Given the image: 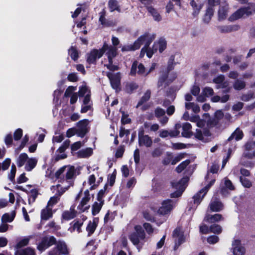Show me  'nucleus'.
I'll return each instance as SVG.
<instances>
[{
  "label": "nucleus",
  "mask_w": 255,
  "mask_h": 255,
  "mask_svg": "<svg viewBox=\"0 0 255 255\" xmlns=\"http://www.w3.org/2000/svg\"><path fill=\"white\" fill-rule=\"evenodd\" d=\"M29 242V239L28 238H24L22 239L21 241L18 242L16 246H15V249L16 250H18V249H20L24 246H26Z\"/></svg>",
  "instance_id": "53"
},
{
  "label": "nucleus",
  "mask_w": 255,
  "mask_h": 255,
  "mask_svg": "<svg viewBox=\"0 0 255 255\" xmlns=\"http://www.w3.org/2000/svg\"><path fill=\"white\" fill-rule=\"evenodd\" d=\"M219 240V237L215 235L211 236L207 239V242L210 244H216Z\"/></svg>",
  "instance_id": "61"
},
{
  "label": "nucleus",
  "mask_w": 255,
  "mask_h": 255,
  "mask_svg": "<svg viewBox=\"0 0 255 255\" xmlns=\"http://www.w3.org/2000/svg\"><path fill=\"white\" fill-rule=\"evenodd\" d=\"M172 160V153L167 152H166V156L163 159L162 164L167 165L171 162Z\"/></svg>",
  "instance_id": "56"
},
{
  "label": "nucleus",
  "mask_w": 255,
  "mask_h": 255,
  "mask_svg": "<svg viewBox=\"0 0 255 255\" xmlns=\"http://www.w3.org/2000/svg\"><path fill=\"white\" fill-rule=\"evenodd\" d=\"M210 233L214 234H220L222 231V227L217 224H213L210 227Z\"/></svg>",
  "instance_id": "50"
},
{
  "label": "nucleus",
  "mask_w": 255,
  "mask_h": 255,
  "mask_svg": "<svg viewBox=\"0 0 255 255\" xmlns=\"http://www.w3.org/2000/svg\"><path fill=\"white\" fill-rule=\"evenodd\" d=\"M167 73H163L160 75L157 83V86L158 88L161 87L162 86L165 87L166 86H167L169 84V83L171 82V81L169 82L168 80H167Z\"/></svg>",
  "instance_id": "31"
},
{
  "label": "nucleus",
  "mask_w": 255,
  "mask_h": 255,
  "mask_svg": "<svg viewBox=\"0 0 255 255\" xmlns=\"http://www.w3.org/2000/svg\"><path fill=\"white\" fill-rule=\"evenodd\" d=\"M223 220V218L222 215L219 214H215L213 215H211L208 213H206L204 218V221L209 223L219 222Z\"/></svg>",
  "instance_id": "23"
},
{
  "label": "nucleus",
  "mask_w": 255,
  "mask_h": 255,
  "mask_svg": "<svg viewBox=\"0 0 255 255\" xmlns=\"http://www.w3.org/2000/svg\"><path fill=\"white\" fill-rule=\"evenodd\" d=\"M163 153L162 149L159 147L155 148L152 152L151 155L153 157H158L160 156Z\"/></svg>",
  "instance_id": "59"
},
{
  "label": "nucleus",
  "mask_w": 255,
  "mask_h": 255,
  "mask_svg": "<svg viewBox=\"0 0 255 255\" xmlns=\"http://www.w3.org/2000/svg\"><path fill=\"white\" fill-rule=\"evenodd\" d=\"M108 4L111 11H113L115 10H119L118 3L116 0H110Z\"/></svg>",
  "instance_id": "51"
},
{
  "label": "nucleus",
  "mask_w": 255,
  "mask_h": 255,
  "mask_svg": "<svg viewBox=\"0 0 255 255\" xmlns=\"http://www.w3.org/2000/svg\"><path fill=\"white\" fill-rule=\"evenodd\" d=\"M173 208L172 201L166 200L163 202L162 206L158 209V213L161 215L168 214Z\"/></svg>",
  "instance_id": "20"
},
{
  "label": "nucleus",
  "mask_w": 255,
  "mask_h": 255,
  "mask_svg": "<svg viewBox=\"0 0 255 255\" xmlns=\"http://www.w3.org/2000/svg\"><path fill=\"white\" fill-rule=\"evenodd\" d=\"M15 255H35L34 251L30 248L23 250H16Z\"/></svg>",
  "instance_id": "37"
},
{
  "label": "nucleus",
  "mask_w": 255,
  "mask_h": 255,
  "mask_svg": "<svg viewBox=\"0 0 255 255\" xmlns=\"http://www.w3.org/2000/svg\"><path fill=\"white\" fill-rule=\"evenodd\" d=\"M57 178L63 179V181L74 178L76 176V170L74 166H64L55 173Z\"/></svg>",
  "instance_id": "3"
},
{
  "label": "nucleus",
  "mask_w": 255,
  "mask_h": 255,
  "mask_svg": "<svg viewBox=\"0 0 255 255\" xmlns=\"http://www.w3.org/2000/svg\"><path fill=\"white\" fill-rule=\"evenodd\" d=\"M99 21L104 26H110L114 24L112 21L107 20L106 18V10L104 9L99 13Z\"/></svg>",
  "instance_id": "27"
},
{
  "label": "nucleus",
  "mask_w": 255,
  "mask_h": 255,
  "mask_svg": "<svg viewBox=\"0 0 255 255\" xmlns=\"http://www.w3.org/2000/svg\"><path fill=\"white\" fill-rule=\"evenodd\" d=\"M240 180L242 185L246 188H250L252 186V182L248 179L241 176Z\"/></svg>",
  "instance_id": "52"
},
{
  "label": "nucleus",
  "mask_w": 255,
  "mask_h": 255,
  "mask_svg": "<svg viewBox=\"0 0 255 255\" xmlns=\"http://www.w3.org/2000/svg\"><path fill=\"white\" fill-rule=\"evenodd\" d=\"M223 208V204L217 198L213 199L209 205V208L213 212H219L222 210Z\"/></svg>",
  "instance_id": "21"
},
{
  "label": "nucleus",
  "mask_w": 255,
  "mask_h": 255,
  "mask_svg": "<svg viewBox=\"0 0 255 255\" xmlns=\"http://www.w3.org/2000/svg\"><path fill=\"white\" fill-rule=\"evenodd\" d=\"M108 45L104 44L103 47L99 50L93 49L87 54V61L90 64L95 63L97 59L100 58L105 52Z\"/></svg>",
  "instance_id": "6"
},
{
  "label": "nucleus",
  "mask_w": 255,
  "mask_h": 255,
  "mask_svg": "<svg viewBox=\"0 0 255 255\" xmlns=\"http://www.w3.org/2000/svg\"><path fill=\"white\" fill-rule=\"evenodd\" d=\"M83 224V221H82L74 220L71 223V226L69 228L68 231L72 233L76 230L79 233L81 232V227Z\"/></svg>",
  "instance_id": "26"
},
{
  "label": "nucleus",
  "mask_w": 255,
  "mask_h": 255,
  "mask_svg": "<svg viewBox=\"0 0 255 255\" xmlns=\"http://www.w3.org/2000/svg\"><path fill=\"white\" fill-rule=\"evenodd\" d=\"M75 90L76 88L73 86L68 87L65 92L64 96L66 97L71 96V95L73 94V91H74Z\"/></svg>",
  "instance_id": "62"
},
{
  "label": "nucleus",
  "mask_w": 255,
  "mask_h": 255,
  "mask_svg": "<svg viewBox=\"0 0 255 255\" xmlns=\"http://www.w3.org/2000/svg\"><path fill=\"white\" fill-rule=\"evenodd\" d=\"M52 208L48 206L43 209L41 213V220H47L52 217Z\"/></svg>",
  "instance_id": "29"
},
{
  "label": "nucleus",
  "mask_w": 255,
  "mask_h": 255,
  "mask_svg": "<svg viewBox=\"0 0 255 255\" xmlns=\"http://www.w3.org/2000/svg\"><path fill=\"white\" fill-rule=\"evenodd\" d=\"M37 162L36 159L34 158H31L28 159L26 163L25 169L27 171H31L36 166Z\"/></svg>",
  "instance_id": "32"
},
{
  "label": "nucleus",
  "mask_w": 255,
  "mask_h": 255,
  "mask_svg": "<svg viewBox=\"0 0 255 255\" xmlns=\"http://www.w3.org/2000/svg\"><path fill=\"white\" fill-rule=\"evenodd\" d=\"M56 244V246L48 252V255H68L69 254L67 245L64 241L56 242V239L53 237H44L37 246V249L43 251L50 246Z\"/></svg>",
  "instance_id": "1"
},
{
  "label": "nucleus",
  "mask_w": 255,
  "mask_h": 255,
  "mask_svg": "<svg viewBox=\"0 0 255 255\" xmlns=\"http://www.w3.org/2000/svg\"><path fill=\"white\" fill-rule=\"evenodd\" d=\"M185 107L187 110H192L195 113H197L200 111V107L199 106L194 103H186Z\"/></svg>",
  "instance_id": "42"
},
{
  "label": "nucleus",
  "mask_w": 255,
  "mask_h": 255,
  "mask_svg": "<svg viewBox=\"0 0 255 255\" xmlns=\"http://www.w3.org/2000/svg\"><path fill=\"white\" fill-rule=\"evenodd\" d=\"M255 11V4L249 3L247 6L243 7L233 13L229 17V20L233 21L242 17L248 16Z\"/></svg>",
  "instance_id": "2"
},
{
  "label": "nucleus",
  "mask_w": 255,
  "mask_h": 255,
  "mask_svg": "<svg viewBox=\"0 0 255 255\" xmlns=\"http://www.w3.org/2000/svg\"><path fill=\"white\" fill-rule=\"evenodd\" d=\"M190 163L189 159L186 160L181 162L176 168V171L178 173H181Z\"/></svg>",
  "instance_id": "47"
},
{
  "label": "nucleus",
  "mask_w": 255,
  "mask_h": 255,
  "mask_svg": "<svg viewBox=\"0 0 255 255\" xmlns=\"http://www.w3.org/2000/svg\"><path fill=\"white\" fill-rule=\"evenodd\" d=\"M99 222V220L97 218H95L91 221H89L87 227L86 231L88 232V236H91L95 232Z\"/></svg>",
  "instance_id": "22"
},
{
  "label": "nucleus",
  "mask_w": 255,
  "mask_h": 255,
  "mask_svg": "<svg viewBox=\"0 0 255 255\" xmlns=\"http://www.w3.org/2000/svg\"><path fill=\"white\" fill-rule=\"evenodd\" d=\"M138 88V85L134 83L128 84L126 86V90L128 93H131Z\"/></svg>",
  "instance_id": "60"
},
{
  "label": "nucleus",
  "mask_w": 255,
  "mask_h": 255,
  "mask_svg": "<svg viewBox=\"0 0 255 255\" xmlns=\"http://www.w3.org/2000/svg\"><path fill=\"white\" fill-rule=\"evenodd\" d=\"M173 237L175 239L174 250H176L185 242V238L183 232L180 228H177L174 230L173 233Z\"/></svg>",
  "instance_id": "11"
},
{
  "label": "nucleus",
  "mask_w": 255,
  "mask_h": 255,
  "mask_svg": "<svg viewBox=\"0 0 255 255\" xmlns=\"http://www.w3.org/2000/svg\"><path fill=\"white\" fill-rule=\"evenodd\" d=\"M151 92L150 90H148L144 93V95L141 97V99L138 102L136 108L139 107L141 105H142L143 103L147 101L150 97Z\"/></svg>",
  "instance_id": "39"
},
{
  "label": "nucleus",
  "mask_w": 255,
  "mask_h": 255,
  "mask_svg": "<svg viewBox=\"0 0 255 255\" xmlns=\"http://www.w3.org/2000/svg\"><path fill=\"white\" fill-rule=\"evenodd\" d=\"M243 131L239 128H237L236 130L229 137L228 140H231L233 138H235L236 140H239L243 138Z\"/></svg>",
  "instance_id": "33"
},
{
  "label": "nucleus",
  "mask_w": 255,
  "mask_h": 255,
  "mask_svg": "<svg viewBox=\"0 0 255 255\" xmlns=\"http://www.w3.org/2000/svg\"><path fill=\"white\" fill-rule=\"evenodd\" d=\"M181 128V125L180 124H177L175 125V129L173 130H171L169 131V136L171 137H174L177 136L179 133L180 131L178 130Z\"/></svg>",
  "instance_id": "48"
},
{
  "label": "nucleus",
  "mask_w": 255,
  "mask_h": 255,
  "mask_svg": "<svg viewBox=\"0 0 255 255\" xmlns=\"http://www.w3.org/2000/svg\"><path fill=\"white\" fill-rule=\"evenodd\" d=\"M178 56L179 57H180V54H178L171 55L169 59L168 60L167 66V70L168 71H171L173 69L174 65L176 63V62H175V57Z\"/></svg>",
  "instance_id": "41"
},
{
  "label": "nucleus",
  "mask_w": 255,
  "mask_h": 255,
  "mask_svg": "<svg viewBox=\"0 0 255 255\" xmlns=\"http://www.w3.org/2000/svg\"><path fill=\"white\" fill-rule=\"evenodd\" d=\"M229 9V4L226 1L222 2L219 6L218 12V20L219 21H222L226 19Z\"/></svg>",
  "instance_id": "16"
},
{
  "label": "nucleus",
  "mask_w": 255,
  "mask_h": 255,
  "mask_svg": "<svg viewBox=\"0 0 255 255\" xmlns=\"http://www.w3.org/2000/svg\"><path fill=\"white\" fill-rule=\"evenodd\" d=\"M155 116L159 119L165 115V111L161 108L158 107L154 110Z\"/></svg>",
  "instance_id": "54"
},
{
  "label": "nucleus",
  "mask_w": 255,
  "mask_h": 255,
  "mask_svg": "<svg viewBox=\"0 0 255 255\" xmlns=\"http://www.w3.org/2000/svg\"><path fill=\"white\" fill-rule=\"evenodd\" d=\"M89 121L86 119L81 120L77 123V128L76 129L78 136L83 137L89 131Z\"/></svg>",
  "instance_id": "9"
},
{
  "label": "nucleus",
  "mask_w": 255,
  "mask_h": 255,
  "mask_svg": "<svg viewBox=\"0 0 255 255\" xmlns=\"http://www.w3.org/2000/svg\"><path fill=\"white\" fill-rule=\"evenodd\" d=\"M28 155L27 154L23 153L19 155L17 160V164L18 167H22L25 162L28 160Z\"/></svg>",
  "instance_id": "40"
},
{
  "label": "nucleus",
  "mask_w": 255,
  "mask_h": 255,
  "mask_svg": "<svg viewBox=\"0 0 255 255\" xmlns=\"http://www.w3.org/2000/svg\"><path fill=\"white\" fill-rule=\"evenodd\" d=\"M148 12L152 15L155 20L159 21L161 20V17L157 11L152 6L147 7Z\"/></svg>",
  "instance_id": "34"
},
{
  "label": "nucleus",
  "mask_w": 255,
  "mask_h": 255,
  "mask_svg": "<svg viewBox=\"0 0 255 255\" xmlns=\"http://www.w3.org/2000/svg\"><path fill=\"white\" fill-rule=\"evenodd\" d=\"M16 171V167L14 164H12L11 167L10 173L8 175L9 179L12 182L14 181V177Z\"/></svg>",
  "instance_id": "55"
},
{
  "label": "nucleus",
  "mask_w": 255,
  "mask_h": 255,
  "mask_svg": "<svg viewBox=\"0 0 255 255\" xmlns=\"http://www.w3.org/2000/svg\"><path fill=\"white\" fill-rule=\"evenodd\" d=\"M135 232L129 236V239L134 245L142 244L145 238V233L141 226L137 225L134 227Z\"/></svg>",
  "instance_id": "5"
},
{
  "label": "nucleus",
  "mask_w": 255,
  "mask_h": 255,
  "mask_svg": "<svg viewBox=\"0 0 255 255\" xmlns=\"http://www.w3.org/2000/svg\"><path fill=\"white\" fill-rule=\"evenodd\" d=\"M188 180V177H184L178 182H172V187L177 191L171 194V197L176 198L180 196L186 187Z\"/></svg>",
  "instance_id": "4"
},
{
  "label": "nucleus",
  "mask_w": 255,
  "mask_h": 255,
  "mask_svg": "<svg viewBox=\"0 0 255 255\" xmlns=\"http://www.w3.org/2000/svg\"><path fill=\"white\" fill-rule=\"evenodd\" d=\"M166 48V41L164 39L161 38L157 42H155L153 48L155 51L158 49L160 53H162Z\"/></svg>",
  "instance_id": "25"
},
{
  "label": "nucleus",
  "mask_w": 255,
  "mask_h": 255,
  "mask_svg": "<svg viewBox=\"0 0 255 255\" xmlns=\"http://www.w3.org/2000/svg\"><path fill=\"white\" fill-rule=\"evenodd\" d=\"M155 37V35L153 34H151L149 33H145L138 37L136 41L139 45V48H140V46L143 43H145L144 46H149L154 39Z\"/></svg>",
  "instance_id": "13"
},
{
  "label": "nucleus",
  "mask_w": 255,
  "mask_h": 255,
  "mask_svg": "<svg viewBox=\"0 0 255 255\" xmlns=\"http://www.w3.org/2000/svg\"><path fill=\"white\" fill-rule=\"evenodd\" d=\"M240 27L239 25L233 24L217 26V29L220 33H226L237 31L240 29Z\"/></svg>",
  "instance_id": "19"
},
{
  "label": "nucleus",
  "mask_w": 255,
  "mask_h": 255,
  "mask_svg": "<svg viewBox=\"0 0 255 255\" xmlns=\"http://www.w3.org/2000/svg\"><path fill=\"white\" fill-rule=\"evenodd\" d=\"M225 77L223 75H220L213 79V82L219 84L217 86V88H224L228 86V83L225 82Z\"/></svg>",
  "instance_id": "28"
},
{
  "label": "nucleus",
  "mask_w": 255,
  "mask_h": 255,
  "mask_svg": "<svg viewBox=\"0 0 255 255\" xmlns=\"http://www.w3.org/2000/svg\"><path fill=\"white\" fill-rule=\"evenodd\" d=\"M90 198L89 192L87 190L84 192V197L82 198L80 204L78 205V209L82 212L89 209L90 205H88L87 203L89 202Z\"/></svg>",
  "instance_id": "17"
},
{
  "label": "nucleus",
  "mask_w": 255,
  "mask_h": 255,
  "mask_svg": "<svg viewBox=\"0 0 255 255\" xmlns=\"http://www.w3.org/2000/svg\"><path fill=\"white\" fill-rule=\"evenodd\" d=\"M106 75L110 81L112 88L118 90L120 85V73H113L111 72H106Z\"/></svg>",
  "instance_id": "10"
},
{
  "label": "nucleus",
  "mask_w": 255,
  "mask_h": 255,
  "mask_svg": "<svg viewBox=\"0 0 255 255\" xmlns=\"http://www.w3.org/2000/svg\"><path fill=\"white\" fill-rule=\"evenodd\" d=\"M246 86V83L244 81L237 79L233 84V87L237 90H241L244 89Z\"/></svg>",
  "instance_id": "44"
},
{
  "label": "nucleus",
  "mask_w": 255,
  "mask_h": 255,
  "mask_svg": "<svg viewBox=\"0 0 255 255\" xmlns=\"http://www.w3.org/2000/svg\"><path fill=\"white\" fill-rule=\"evenodd\" d=\"M68 54L72 59L76 61L78 58V53L76 49L73 46H71L68 50Z\"/></svg>",
  "instance_id": "46"
},
{
  "label": "nucleus",
  "mask_w": 255,
  "mask_h": 255,
  "mask_svg": "<svg viewBox=\"0 0 255 255\" xmlns=\"http://www.w3.org/2000/svg\"><path fill=\"white\" fill-rule=\"evenodd\" d=\"M76 214V212L74 208L71 207L69 210L64 211L62 214V218L66 220H69L73 219Z\"/></svg>",
  "instance_id": "30"
},
{
  "label": "nucleus",
  "mask_w": 255,
  "mask_h": 255,
  "mask_svg": "<svg viewBox=\"0 0 255 255\" xmlns=\"http://www.w3.org/2000/svg\"><path fill=\"white\" fill-rule=\"evenodd\" d=\"M232 250L234 255H244L246 253V249L239 240H235L233 242Z\"/></svg>",
  "instance_id": "14"
},
{
  "label": "nucleus",
  "mask_w": 255,
  "mask_h": 255,
  "mask_svg": "<svg viewBox=\"0 0 255 255\" xmlns=\"http://www.w3.org/2000/svg\"><path fill=\"white\" fill-rule=\"evenodd\" d=\"M182 135L183 137L189 138L193 135V133L191 131L192 126L188 123H184L182 126Z\"/></svg>",
  "instance_id": "24"
},
{
  "label": "nucleus",
  "mask_w": 255,
  "mask_h": 255,
  "mask_svg": "<svg viewBox=\"0 0 255 255\" xmlns=\"http://www.w3.org/2000/svg\"><path fill=\"white\" fill-rule=\"evenodd\" d=\"M108 50L107 55L108 57H115L117 55V48L112 46L108 47L106 51Z\"/></svg>",
  "instance_id": "49"
},
{
  "label": "nucleus",
  "mask_w": 255,
  "mask_h": 255,
  "mask_svg": "<svg viewBox=\"0 0 255 255\" xmlns=\"http://www.w3.org/2000/svg\"><path fill=\"white\" fill-rule=\"evenodd\" d=\"M202 94L204 95L206 97L211 96L214 94V91L213 89L210 87H205L203 90Z\"/></svg>",
  "instance_id": "58"
},
{
  "label": "nucleus",
  "mask_w": 255,
  "mask_h": 255,
  "mask_svg": "<svg viewBox=\"0 0 255 255\" xmlns=\"http://www.w3.org/2000/svg\"><path fill=\"white\" fill-rule=\"evenodd\" d=\"M139 48V45L135 41L133 44H128L124 46L122 48V51L123 52L134 51Z\"/></svg>",
  "instance_id": "35"
},
{
  "label": "nucleus",
  "mask_w": 255,
  "mask_h": 255,
  "mask_svg": "<svg viewBox=\"0 0 255 255\" xmlns=\"http://www.w3.org/2000/svg\"><path fill=\"white\" fill-rule=\"evenodd\" d=\"M190 4L194 9V11L193 12V15L194 16H197L198 14L200 9L202 8V5L201 4L199 5V4H197L196 1L194 0H192L190 2Z\"/></svg>",
  "instance_id": "43"
},
{
  "label": "nucleus",
  "mask_w": 255,
  "mask_h": 255,
  "mask_svg": "<svg viewBox=\"0 0 255 255\" xmlns=\"http://www.w3.org/2000/svg\"><path fill=\"white\" fill-rule=\"evenodd\" d=\"M22 135V130L21 128H18L14 133V139L15 140H18L20 139Z\"/></svg>",
  "instance_id": "63"
},
{
  "label": "nucleus",
  "mask_w": 255,
  "mask_h": 255,
  "mask_svg": "<svg viewBox=\"0 0 255 255\" xmlns=\"http://www.w3.org/2000/svg\"><path fill=\"white\" fill-rule=\"evenodd\" d=\"M15 216V213L14 212H12L10 215L8 213H5L3 214L1 217V222L2 223L11 222L13 220Z\"/></svg>",
  "instance_id": "38"
},
{
  "label": "nucleus",
  "mask_w": 255,
  "mask_h": 255,
  "mask_svg": "<svg viewBox=\"0 0 255 255\" xmlns=\"http://www.w3.org/2000/svg\"><path fill=\"white\" fill-rule=\"evenodd\" d=\"M215 182V179L212 180L209 184L206 186L204 188L202 189L193 197L194 204H199L203 198L204 197L209 188L212 186Z\"/></svg>",
  "instance_id": "8"
},
{
  "label": "nucleus",
  "mask_w": 255,
  "mask_h": 255,
  "mask_svg": "<svg viewBox=\"0 0 255 255\" xmlns=\"http://www.w3.org/2000/svg\"><path fill=\"white\" fill-rule=\"evenodd\" d=\"M138 143L139 146L144 145L147 147L151 146L152 140L148 135H144L142 131L138 133Z\"/></svg>",
  "instance_id": "18"
},
{
  "label": "nucleus",
  "mask_w": 255,
  "mask_h": 255,
  "mask_svg": "<svg viewBox=\"0 0 255 255\" xmlns=\"http://www.w3.org/2000/svg\"><path fill=\"white\" fill-rule=\"evenodd\" d=\"M194 135L197 139L207 142L209 141V136H211V134L208 129H204L202 131L200 129H197Z\"/></svg>",
  "instance_id": "15"
},
{
  "label": "nucleus",
  "mask_w": 255,
  "mask_h": 255,
  "mask_svg": "<svg viewBox=\"0 0 255 255\" xmlns=\"http://www.w3.org/2000/svg\"><path fill=\"white\" fill-rule=\"evenodd\" d=\"M92 153V149L91 148H87L80 150L78 152L79 156L81 157H87L90 156Z\"/></svg>",
  "instance_id": "45"
},
{
  "label": "nucleus",
  "mask_w": 255,
  "mask_h": 255,
  "mask_svg": "<svg viewBox=\"0 0 255 255\" xmlns=\"http://www.w3.org/2000/svg\"><path fill=\"white\" fill-rule=\"evenodd\" d=\"M136 73L145 76L146 73L144 65L141 63H139L137 61H134L131 67L130 75L135 76Z\"/></svg>",
  "instance_id": "12"
},
{
  "label": "nucleus",
  "mask_w": 255,
  "mask_h": 255,
  "mask_svg": "<svg viewBox=\"0 0 255 255\" xmlns=\"http://www.w3.org/2000/svg\"><path fill=\"white\" fill-rule=\"evenodd\" d=\"M104 202L103 201H99V202H95L92 206V214L96 215L100 211Z\"/></svg>",
  "instance_id": "36"
},
{
  "label": "nucleus",
  "mask_w": 255,
  "mask_h": 255,
  "mask_svg": "<svg viewBox=\"0 0 255 255\" xmlns=\"http://www.w3.org/2000/svg\"><path fill=\"white\" fill-rule=\"evenodd\" d=\"M53 192H55V196L51 197L50 200L48 202L47 206L49 207L57 203L59 200V197L65 192L64 190H62L60 185L58 184L56 186H52L51 188Z\"/></svg>",
  "instance_id": "7"
},
{
  "label": "nucleus",
  "mask_w": 255,
  "mask_h": 255,
  "mask_svg": "<svg viewBox=\"0 0 255 255\" xmlns=\"http://www.w3.org/2000/svg\"><path fill=\"white\" fill-rule=\"evenodd\" d=\"M240 164L243 166H246L247 167H253V164L252 162L250 161H247L246 160V158L244 157H241Z\"/></svg>",
  "instance_id": "57"
},
{
  "label": "nucleus",
  "mask_w": 255,
  "mask_h": 255,
  "mask_svg": "<svg viewBox=\"0 0 255 255\" xmlns=\"http://www.w3.org/2000/svg\"><path fill=\"white\" fill-rule=\"evenodd\" d=\"M253 98H254V93H250L247 94L243 95L241 97V100L242 101L247 102Z\"/></svg>",
  "instance_id": "64"
}]
</instances>
